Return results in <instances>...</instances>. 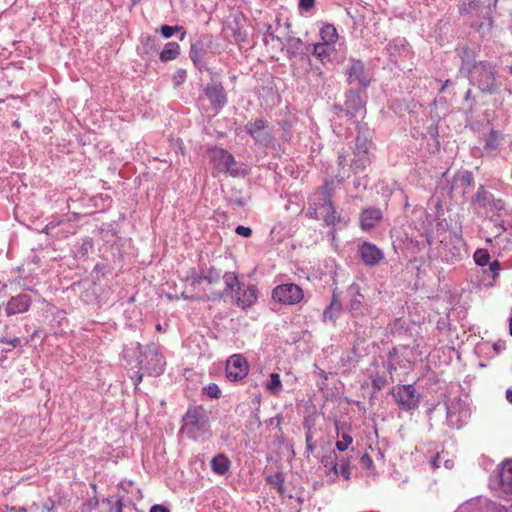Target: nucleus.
I'll list each match as a JSON object with an SVG mask.
<instances>
[{"mask_svg":"<svg viewBox=\"0 0 512 512\" xmlns=\"http://www.w3.org/2000/svg\"><path fill=\"white\" fill-rule=\"evenodd\" d=\"M334 111L337 119L341 120L346 117L348 120H353L354 122H358V119L363 118L366 113L361 97L353 91H350L346 95L344 107L336 105L334 106Z\"/></svg>","mask_w":512,"mask_h":512,"instance_id":"5","label":"nucleus"},{"mask_svg":"<svg viewBox=\"0 0 512 512\" xmlns=\"http://www.w3.org/2000/svg\"><path fill=\"white\" fill-rule=\"evenodd\" d=\"M183 30V28L181 26H168V25H163L161 27V34L164 38H170L173 36V34L177 31H181Z\"/></svg>","mask_w":512,"mask_h":512,"instance_id":"37","label":"nucleus"},{"mask_svg":"<svg viewBox=\"0 0 512 512\" xmlns=\"http://www.w3.org/2000/svg\"><path fill=\"white\" fill-rule=\"evenodd\" d=\"M335 51V47L326 43H316L313 47V55L322 63L329 61L331 54Z\"/></svg>","mask_w":512,"mask_h":512,"instance_id":"26","label":"nucleus"},{"mask_svg":"<svg viewBox=\"0 0 512 512\" xmlns=\"http://www.w3.org/2000/svg\"><path fill=\"white\" fill-rule=\"evenodd\" d=\"M211 161L218 171L229 173L232 176L239 175V170L236 168L235 158L227 150L222 148L213 149L211 151Z\"/></svg>","mask_w":512,"mask_h":512,"instance_id":"12","label":"nucleus"},{"mask_svg":"<svg viewBox=\"0 0 512 512\" xmlns=\"http://www.w3.org/2000/svg\"><path fill=\"white\" fill-rule=\"evenodd\" d=\"M225 283V291L234 299L235 304L247 309L257 301V288L254 285L245 286L234 272H226L222 276Z\"/></svg>","mask_w":512,"mask_h":512,"instance_id":"3","label":"nucleus"},{"mask_svg":"<svg viewBox=\"0 0 512 512\" xmlns=\"http://www.w3.org/2000/svg\"><path fill=\"white\" fill-rule=\"evenodd\" d=\"M267 34L272 38L274 37L273 33L271 32V26L268 27Z\"/></svg>","mask_w":512,"mask_h":512,"instance_id":"60","label":"nucleus"},{"mask_svg":"<svg viewBox=\"0 0 512 512\" xmlns=\"http://www.w3.org/2000/svg\"><path fill=\"white\" fill-rule=\"evenodd\" d=\"M187 280L190 282L191 286L196 287L204 280V276H201L195 270H192L190 275L187 276Z\"/></svg>","mask_w":512,"mask_h":512,"instance_id":"38","label":"nucleus"},{"mask_svg":"<svg viewBox=\"0 0 512 512\" xmlns=\"http://www.w3.org/2000/svg\"><path fill=\"white\" fill-rule=\"evenodd\" d=\"M320 37L322 43L334 46L338 38L336 28L331 24L323 26L322 29L320 30Z\"/></svg>","mask_w":512,"mask_h":512,"instance_id":"29","label":"nucleus"},{"mask_svg":"<svg viewBox=\"0 0 512 512\" xmlns=\"http://www.w3.org/2000/svg\"><path fill=\"white\" fill-rule=\"evenodd\" d=\"M346 163H347V155L344 152H339V155H338L339 166H341L343 168L346 165Z\"/></svg>","mask_w":512,"mask_h":512,"instance_id":"47","label":"nucleus"},{"mask_svg":"<svg viewBox=\"0 0 512 512\" xmlns=\"http://www.w3.org/2000/svg\"><path fill=\"white\" fill-rule=\"evenodd\" d=\"M267 391H269L273 395H278L282 390V383L280 379V375L278 373H271L270 380L265 385Z\"/></svg>","mask_w":512,"mask_h":512,"instance_id":"30","label":"nucleus"},{"mask_svg":"<svg viewBox=\"0 0 512 512\" xmlns=\"http://www.w3.org/2000/svg\"><path fill=\"white\" fill-rule=\"evenodd\" d=\"M111 512H140L134 505H123L121 500H117L111 507Z\"/></svg>","mask_w":512,"mask_h":512,"instance_id":"33","label":"nucleus"},{"mask_svg":"<svg viewBox=\"0 0 512 512\" xmlns=\"http://www.w3.org/2000/svg\"><path fill=\"white\" fill-rule=\"evenodd\" d=\"M387 370L389 371L390 374H392L394 371H396V367L391 362H388Z\"/></svg>","mask_w":512,"mask_h":512,"instance_id":"54","label":"nucleus"},{"mask_svg":"<svg viewBox=\"0 0 512 512\" xmlns=\"http://www.w3.org/2000/svg\"><path fill=\"white\" fill-rule=\"evenodd\" d=\"M187 73L185 69H178L173 75V81L176 86L181 85L186 79Z\"/></svg>","mask_w":512,"mask_h":512,"instance_id":"39","label":"nucleus"},{"mask_svg":"<svg viewBox=\"0 0 512 512\" xmlns=\"http://www.w3.org/2000/svg\"><path fill=\"white\" fill-rule=\"evenodd\" d=\"M474 178L471 172L464 171L457 173L453 178V184L451 186V191L454 189L461 188L462 193H466V189L471 187L473 184Z\"/></svg>","mask_w":512,"mask_h":512,"instance_id":"25","label":"nucleus"},{"mask_svg":"<svg viewBox=\"0 0 512 512\" xmlns=\"http://www.w3.org/2000/svg\"><path fill=\"white\" fill-rule=\"evenodd\" d=\"M500 486L504 492H512V463H507L502 468Z\"/></svg>","mask_w":512,"mask_h":512,"instance_id":"28","label":"nucleus"},{"mask_svg":"<svg viewBox=\"0 0 512 512\" xmlns=\"http://www.w3.org/2000/svg\"><path fill=\"white\" fill-rule=\"evenodd\" d=\"M494 350L499 352L500 350H503L505 348V344L503 342H498L494 344Z\"/></svg>","mask_w":512,"mask_h":512,"instance_id":"52","label":"nucleus"},{"mask_svg":"<svg viewBox=\"0 0 512 512\" xmlns=\"http://www.w3.org/2000/svg\"><path fill=\"white\" fill-rule=\"evenodd\" d=\"M353 438L351 435L343 433L341 436V440L336 442V449L340 452H343L348 449V447L352 444Z\"/></svg>","mask_w":512,"mask_h":512,"instance_id":"32","label":"nucleus"},{"mask_svg":"<svg viewBox=\"0 0 512 512\" xmlns=\"http://www.w3.org/2000/svg\"><path fill=\"white\" fill-rule=\"evenodd\" d=\"M165 364L164 357L155 346H148L140 360L141 369L154 376H158L164 372Z\"/></svg>","mask_w":512,"mask_h":512,"instance_id":"9","label":"nucleus"},{"mask_svg":"<svg viewBox=\"0 0 512 512\" xmlns=\"http://www.w3.org/2000/svg\"><path fill=\"white\" fill-rule=\"evenodd\" d=\"M447 423L450 427L460 429L470 418V409L460 398L452 399L447 405Z\"/></svg>","mask_w":512,"mask_h":512,"instance_id":"7","label":"nucleus"},{"mask_svg":"<svg viewBox=\"0 0 512 512\" xmlns=\"http://www.w3.org/2000/svg\"><path fill=\"white\" fill-rule=\"evenodd\" d=\"M150 512H170V510L161 504H155L150 508Z\"/></svg>","mask_w":512,"mask_h":512,"instance_id":"46","label":"nucleus"},{"mask_svg":"<svg viewBox=\"0 0 512 512\" xmlns=\"http://www.w3.org/2000/svg\"><path fill=\"white\" fill-rule=\"evenodd\" d=\"M204 392L210 398H215V399L219 398L221 395V391H220L218 385L215 383H211V384L205 386Z\"/></svg>","mask_w":512,"mask_h":512,"instance_id":"36","label":"nucleus"},{"mask_svg":"<svg viewBox=\"0 0 512 512\" xmlns=\"http://www.w3.org/2000/svg\"><path fill=\"white\" fill-rule=\"evenodd\" d=\"M248 374V363L240 354H234L229 357L226 363V377L230 381H238Z\"/></svg>","mask_w":512,"mask_h":512,"instance_id":"14","label":"nucleus"},{"mask_svg":"<svg viewBox=\"0 0 512 512\" xmlns=\"http://www.w3.org/2000/svg\"><path fill=\"white\" fill-rule=\"evenodd\" d=\"M19 287L22 289V290H31L29 287H27L25 284H21L20 281L17 282Z\"/></svg>","mask_w":512,"mask_h":512,"instance_id":"57","label":"nucleus"},{"mask_svg":"<svg viewBox=\"0 0 512 512\" xmlns=\"http://www.w3.org/2000/svg\"><path fill=\"white\" fill-rule=\"evenodd\" d=\"M392 395L397 404L404 410L415 409L419 404V396L412 384L396 386L393 388Z\"/></svg>","mask_w":512,"mask_h":512,"instance_id":"11","label":"nucleus"},{"mask_svg":"<svg viewBox=\"0 0 512 512\" xmlns=\"http://www.w3.org/2000/svg\"><path fill=\"white\" fill-rule=\"evenodd\" d=\"M299 8L303 11H310L314 5H315V0H299Z\"/></svg>","mask_w":512,"mask_h":512,"instance_id":"43","label":"nucleus"},{"mask_svg":"<svg viewBox=\"0 0 512 512\" xmlns=\"http://www.w3.org/2000/svg\"><path fill=\"white\" fill-rule=\"evenodd\" d=\"M321 462L323 463V465H324L326 468H328V466H329V468L331 467V459L329 458V455H328V456H326V457H323V458H322V460H321Z\"/></svg>","mask_w":512,"mask_h":512,"instance_id":"50","label":"nucleus"},{"mask_svg":"<svg viewBox=\"0 0 512 512\" xmlns=\"http://www.w3.org/2000/svg\"><path fill=\"white\" fill-rule=\"evenodd\" d=\"M509 331H510V335L512 336V317L509 320Z\"/></svg>","mask_w":512,"mask_h":512,"instance_id":"59","label":"nucleus"},{"mask_svg":"<svg viewBox=\"0 0 512 512\" xmlns=\"http://www.w3.org/2000/svg\"><path fill=\"white\" fill-rule=\"evenodd\" d=\"M386 382L387 380L384 376L377 375L372 378V385L374 388L378 390L382 389L385 386Z\"/></svg>","mask_w":512,"mask_h":512,"instance_id":"41","label":"nucleus"},{"mask_svg":"<svg viewBox=\"0 0 512 512\" xmlns=\"http://www.w3.org/2000/svg\"><path fill=\"white\" fill-rule=\"evenodd\" d=\"M470 94H471V90L469 89V90L466 92L465 99H468V98L470 97Z\"/></svg>","mask_w":512,"mask_h":512,"instance_id":"61","label":"nucleus"},{"mask_svg":"<svg viewBox=\"0 0 512 512\" xmlns=\"http://www.w3.org/2000/svg\"><path fill=\"white\" fill-rule=\"evenodd\" d=\"M442 460H443L442 454H437V456L432 461V466L435 468L439 467Z\"/></svg>","mask_w":512,"mask_h":512,"instance_id":"49","label":"nucleus"},{"mask_svg":"<svg viewBox=\"0 0 512 512\" xmlns=\"http://www.w3.org/2000/svg\"><path fill=\"white\" fill-rule=\"evenodd\" d=\"M506 399H507V401H508L509 403H511V404H512V389H508V390L506 391Z\"/></svg>","mask_w":512,"mask_h":512,"instance_id":"53","label":"nucleus"},{"mask_svg":"<svg viewBox=\"0 0 512 512\" xmlns=\"http://www.w3.org/2000/svg\"><path fill=\"white\" fill-rule=\"evenodd\" d=\"M31 304L32 299L29 295L24 293L18 294L7 301L5 305V312L7 316L22 314L30 309Z\"/></svg>","mask_w":512,"mask_h":512,"instance_id":"17","label":"nucleus"},{"mask_svg":"<svg viewBox=\"0 0 512 512\" xmlns=\"http://www.w3.org/2000/svg\"><path fill=\"white\" fill-rule=\"evenodd\" d=\"M360 465L362 468L371 470L373 468V460L368 453H364L360 458Z\"/></svg>","mask_w":512,"mask_h":512,"instance_id":"40","label":"nucleus"},{"mask_svg":"<svg viewBox=\"0 0 512 512\" xmlns=\"http://www.w3.org/2000/svg\"><path fill=\"white\" fill-rule=\"evenodd\" d=\"M382 218V212L377 208H369L362 212L360 218L361 228L370 230L374 228Z\"/></svg>","mask_w":512,"mask_h":512,"instance_id":"21","label":"nucleus"},{"mask_svg":"<svg viewBox=\"0 0 512 512\" xmlns=\"http://www.w3.org/2000/svg\"><path fill=\"white\" fill-rule=\"evenodd\" d=\"M59 224H60V221H51V222H49V223L45 226V228H44V230H43V231H44L45 233H49V231H50L51 229L55 228V227H56V226H58Z\"/></svg>","mask_w":512,"mask_h":512,"instance_id":"48","label":"nucleus"},{"mask_svg":"<svg viewBox=\"0 0 512 512\" xmlns=\"http://www.w3.org/2000/svg\"><path fill=\"white\" fill-rule=\"evenodd\" d=\"M449 83V80H446L445 84L442 86L441 91H443Z\"/></svg>","mask_w":512,"mask_h":512,"instance_id":"62","label":"nucleus"},{"mask_svg":"<svg viewBox=\"0 0 512 512\" xmlns=\"http://www.w3.org/2000/svg\"><path fill=\"white\" fill-rule=\"evenodd\" d=\"M310 439H311V437H310V436H307V438H306V442H307V449L311 451V450L313 449V447H312V445L310 444Z\"/></svg>","mask_w":512,"mask_h":512,"instance_id":"56","label":"nucleus"},{"mask_svg":"<svg viewBox=\"0 0 512 512\" xmlns=\"http://www.w3.org/2000/svg\"><path fill=\"white\" fill-rule=\"evenodd\" d=\"M444 464H445V467L448 469L452 468V466H453V462L451 460H446L444 462Z\"/></svg>","mask_w":512,"mask_h":512,"instance_id":"55","label":"nucleus"},{"mask_svg":"<svg viewBox=\"0 0 512 512\" xmlns=\"http://www.w3.org/2000/svg\"><path fill=\"white\" fill-rule=\"evenodd\" d=\"M1 342L9 344L12 347H17L20 344V339L18 337H14V338H5L4 337L1 339Z\"/></svg>","mask_w":512,"mask_h":512,"instance_id":"45","label":"nucleus"},{"mask_svg":"<svg viewBox=\"0 0 512 512\" xmlns=\"http://www.w3.org/2000/svg\"><path fill=\"white\" fill-rule=\"evenodd\" d=\"M181 431L194 440L209 434V418L205 409L201 406L188 408L182 419Z\"/></svg>","mask_w":512,"mask_h":512,"instance_id":"4","label":"nucleus"},{"mask_svg":"<svg viewBox=\"0 0 512 512\" xmlns=\"http://www.w3.org/2000/svg\"><path fill=\"white\" fill-rule=\"evenodd\" d=\"M472 204L485 209L487 212L498 216L505 210V202L500 198H495L484 186H480L472 198Z\"/></svg>","mask_w":512,"mask_h":512,"instance_id":"8","label":"nucleus"},{"mask_svg":"<svg viewBox=\"0 0 512 512\" xmlns=\"http://www.w3.org/2000/svg\"><path fill=\"white\" fill-rule=\"evenodd\" d=\"M359 256L366 266H375L379 264L383 258V251L375 244L363 242L358 249Z\"/></svg>","mask_w":512,"mask_h":512,"instance_id":"15","label":"nucleus"},{"mask_svg":"<svg viewBox=\"0 0 512 512\" xmlns=\"http://www.w3.org/2000/svg\"><path fill=\"white\" fill-rule=\"evenodd\" d=\"M306 216L311 219L322 218L327 226H344L347 223L344 217L336 215L327 185L321 186L310 196Z\"/></svg>","mask_w":512,"mask_h":512,"instance_id":"2","label":"nucleus"},{"mask_svg":"<svg viewBox=\"0 0 512 512\" xmlns=\"http://www.w3.org/2000/svg\"><path fill=\"white\" fill-rule=\"evenodd\" d=\"M204 94L209 99L215 112L222 109L227 102L224 88L220 83L212 82L207 84L204 88Z\"/></svg>","mask_w":512,"mask_h":512,"instance_id":"16","label":"nucleus"},{"mask_svg":"<svg viewBox=\"0 0 512 512\" xmlns=\"http://www.w3.org/2000/svg\"><path fill=\"white\" fill-rule=\"evenodd\" d=\"M348 293L351 296L350 311L353 315L361 314L362 303L364 296L360 293V287L358 284L353 283L348 288Z\"/></svg>","mask_w":512,"mask_h":512,"instance_id":"22","label":"nucleus"},{"mask_svg":"<svg viewBox=\"0 0 512 512\" xmlns=\"http://www.w3.org/2000/svg\"><path fill=\"white\" fill-rule=\"evenodd\" d=\"M235 232L243 237H250L252 234L251 228L242 225L237 226Z\"/></svg>","mask_w":512,"mask_h":512,"instance_id":"44","label":"nucleus"},{"mask_svg":"<svg viewBox=\"0 0 512 512\" xmlns=\"http://www.w3.org/2000/svg\"><path fill=\"white\" fill-rule=\"evenodd\" d=\"M473 257L475 263L482 267L490 262V254L486 249H477Z\"/></svg>","mask_w":512,"mask_h":512,"instance_id":"31","label":"nucleus"},{"mask_svg":"<svg viewBox=\"0 0 512 512\" xmlns=\"http://www.w3.org/2000/svg\"><path fill=\"white\" fill-rule=\"evenodd\" d=\"M329 458L331 459V467L326 471V475H332L333 481L337 478L338 474H341L347 480L350 479V459H338V456L334 451L329 454Z\"/></svg>","mask_w":512,"mask_h":512,"instance_id":"18","label":"nucleus"},{"mask_svg":"<svg viewBox=\"0 0 512 512\" xmlns=\"http://www.w3.org/2000/svg\"><path fill=\"white\" fill-rule=\"evenodd\" d=\"M482 140L484 142V151L486 153H492L499 148L502 141V135L499 131L491 129L488 134L483 135Z\"/></svg>","mask_w":512,"mask_h":512,"instance_id":"23","label":"nucleus"},{"mask_svg":"<svg viewBox=\"0 0 512 512\" xmlns=\"http://www.w3.org/2000/svg\"><path fill=\"white\" fill-rule=\"evenodd\" d=\"M211 41L202 38L191 44L189 56L196 67L202 69L205 67L204 58L208 52Z\"/></svg>","mask_w":512,"mask_h":512,"instance_id":"19","label":"nucleus"},{"mask_svg":"<svg viewBox=\"0 0 512 512\" xmlns=\"http://www.w3.org/2000/svg\"><path fill=\"white\" fill-rule=\"evenodd\" d=\"M231 467V461L225 454H218L211 460V469L217 475H225Z\"/></svg>","mask_w":512,"mask_h":512,"instance_id":"24","label":"nucleus"},{"mask_svg":"<svg viewBox=\"0 0 512 512\" xmlns=\"http://www.w3.org/2000/svg\"><path fill=\"white\" fill-rule=\"evenodd\" d=\"M461 66L459 73L468 78L471 85L476 86L481 92L492 94L499 87L496 78V68L489 61H477L474 52L464 46L459 50Z\"/></svg>","mask_w":512,"mask_h":512,"instance_id":"1","label":"nucleus"},{"mask_svg":"<svg viewBox=\"0 0 512 512\" xmlns=\"http://www.w3.org/2000/svg\"><path fill=\"white\" fill-rule=\"evenodd\" d=\"M268 482L278 487V490L281 491L283 485V478L281 474H276L274 476H270L267 478Z\"/></svg>","mask_w":512,"mask_h":512,"instance_id":"42","label":"nucleus"},{"mask_svg":"<svg viewBox=\"0 0 512 512\" xmlns=\"http://www.w3.org/2000/svg\"><path fill=\"white\" fill-rule=\"evenodd\" d=\"M329 310H330V307H329V308H327V309L324 311V317H325V318L327 317V315H328V313H329Z\"/></svg>","mask_w":512,"mask_h":512,"instance_id":"63","label":"nucleus"},{"mask_svg":"<svg viewBox=\"0 0 512 512\" xmlns=\"http://www.w3.org/2000/svg\"><path fill=\"white\" fill-rule=\"evenodd\" d=\"M6 512H26L25 508L16 509L14 507H6Z\"/></svg>","mask_w":512,"mask_h":512,"instance_id":"51","label":"nucleus"},{"mask_svg":"<svg viewBox=\"0 0 512 512\" xmlns=\"http://www.w3.org/2000/svg\"><path fill=\"white\" fill-rule=\"evenodd\" d=\"M499 272L500 263L497 260L489 263V267L484 270V273L490 276L493 281L499 276Z\"/></svg>","mask_w":512,"mask_h":512,"instance_id":"35","label":"nucleus"},{"mask_svg":"<svg viewBox=\"0 0 512 512\" xmlns=\"http://www.w3.org/2000/svg\"><path fill=\"white\" fill-rule=\"evenodd\" d=\"M272 298L281 304L294 305L302 300L303 291L294 283L282 284L273 289Z\"/></svg>","mask_w":512,"mask_h":512,"instance_id":"10","label":"nucleus"},{"mask_svg":"<svg viewBox=\"0 0 512 512\" xmlns=\"http://www.w3.org/2000/svg\"><path fill=\"white\" fill-rule=\"evenodd\" d=\"M180 54V46L176 42H168L165 44L163 50L160 53V60L162 62L172 61L177 58Z\"/></svg>","mask_w":512,"mask_h":512,"instance_id":"27","label":"nucleus"},{"mask_svg":"<svg viewBox=\"0 0 512 512\" xmlns=\"http://www.w3.org/2000/svg\"><path fill=\"white\" fill-rule=\"evenodd\" d=\"M185 35H186V32H185V31H183V32H182V34H181L180 40H183V39H184V37H185Z\"/></svg>","mask_w":512,"mask_h":512,"instance_id":"64","label":"nucleus"},{"mask_svg":"<svg viewBox=\"0 0 512 512\" xmlns=\"http://www.w3.org/2000/svg\"><path fill=\"white\" fill-rule=\"evenodd\" d=\"M221 278V271L211 267L206 275H204V280L207 281L209 284L217 283Z\"/></svg>","mask_w":512,"mask_h":512,"instance_id":"34","label":"nucleus"},{"mask_svg":"<svg viewBox=\"0 0 512 512\" xmlns=\"http://www.w3.org/2000/svg\"><path fill=\"white\" fill-rule=\"evenodd\" d=\"M347 74L350 83L356 82L363 87L368 86L370 83V77L365 71L363 62L360 60L351 61Z\"/></svg>","mask_w":512,"mask_h":512,"instance_id":"20","label":"nucleus"},{"mask_svg":"<svg viewBox=\"0 0 512 512\" xmlns=\"http://www.w3.org/2000/svg\"><path fill=\"white\" fill-rule=\"evenodd\" d=\"M370 141L362 137L360 134L356 138V145L354 150V158L350 165L353 173H359L365 170V168L369 165L370 160L368 157V152L370 148Z\"/></svg>","mask_w":512,"mask_h":512,"instance_id":"13","label":"nucleus"},{"mask_svg":"<svg viewBox=\"0 0 512 512\" xmlns=\"http://www.w3.org/2000/svg\"><path fill=\"white\" fill-rule=\"evenodd\" d=\"M243 130L252 137L255 144L270 147L274 145V137L268 130L267 121L263 118H258L253 121H248Z\"/></svg>","mask_w":512,"mask_h":512,"instance_id":"6","label":"nucleus"},{"mask_svg":"<svg viewBox=\"0 0 512 512\" xmlns=\"http://www.w3.org/2000/svg\"><path fill=\"white\" fill-rule=\"evenodd\" d=\"M235 203L238 205V206H243L244 205V202L242 199H237L235 200Z\"/></svg>","mask_w":512,"mask_h":512,"instance_id":"58","label":"nucleus"}]
</instances>
